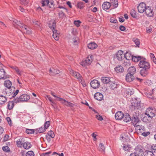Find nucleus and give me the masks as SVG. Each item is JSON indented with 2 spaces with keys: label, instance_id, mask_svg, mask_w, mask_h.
<instances>
[{
  "label": "nucleus",
  "instance_id": "f257e3e1",
  "mask_svg": "<svg viewBox=\"0 0 156 156\" xmlns=\"http://www.w3.org/2000/svg\"><path fill=\"white\" fill-rule=\"evenodd\" d=\"M13 22L15 27L20 28V30L23 33L29 34L32 33L31 29L29 27L21 23L20 21H18L16 19H14Z\"/></svg>",
  "mask_w": 156,
  "mask_h": 156
},
{
  "label": "nucleus",
  "instance_id": "f03ea898",
  "mask_svg": "<svg viewBox=\"0 0 156 156\" xmlns=\"http://www.w3.org/2000/svg\"><path fill=\"white\" fill-rule=\"evenodd\" d=\"M48 25L49 28L52 29V31L53 32V37L56 41L58 40V34L57 33V30L55 29L56 24L54 21L53 20L50 21L48 22Z\"/></svg>",
  "mask_w": 156,
  "mask_h": 156
},
{
  "label": "nucleus",
  "instance_id": "7ed1b4c3",
  "mask_svg": "<svg viewBox=\"0 0 156 156\" xmlns=\"http://www.w3.org/2000/svg\"><path fill=\"white\" fill-rule=\"evenodd\" d=\"M92 55H89L85 59H83L81 62L80 64L83 66L90 64L92 61Z\"/></svg>",
  "mask_w": 156,
  "mask_h": 156
},
{
  "label": "nucleus",
  "instance_id": "20e7f679",
  "mask_svg": "<svg viewBox=\"0 0 156 156\" xmlns=\"http://www.w3.org/2000/svg\"><path fill=\"white\" fill-rule=\"evenodd\" d=\"M134 152L138 156H143L144 155L143 147L140 145H138L135 147Z\"/></svg>",
  "mask_w": 156,
  "mask_h": 156
},
{
  "label": "nucleus",
  "instance_id": "39448f33",
  "mask_svg": "<svg viewBox=\"0 0 156 156\" xmlns=\"http://www.w3.org/2000/svg\"><path fill=\"white\" fill-rule=\"evenodd\" d=\"M145 114L149 118H153L155 115V111L151 107H149L147 109Z\"/></svg>",
  "mask_w": 156,
  "mask_h": 156
},
{
  "label": "nucleus",
  "instance_id": "423d86ee",
  "mask_svg": "<svg viewBox=\"0 0 156 156\" xmlns=\"http://www.w3.org/2000/svg\"><path fill=\"white\" fill-rule=\"evenodd\" d=\"M139 66L140 68H142L143 69H150V66L149 63L144 60L141 61L139 64Z\"/></svg>",
  "mask_w": 156,
  "mask_h": 156
},
{
  "label": "nucleus",
  "instance_id": "0eeeda50",
  "mask_svg": "<svg viewBox=\"0 0 156 156\" xmlns=\"http://www.w3.org/2000/svg\"><path fill=\"white\" fill-rule=\"evenodd\" d=\"M140 99L138 98H135L133 99L131 101V106L134 109L135 107L139 106L140 104Z\"/></svg>",
  "mask_w": 156,
  "mask_h": 156
},
{
  "label": "nucleus",
  "instance_id": "6e6552de",
  "mask_svg": "<svg viewBox=\"0 0 156 156\" xmlns=\"http://www.w3.org/2000/svg\"><path fill=\"white\" fill-rule=\"evenodd\" d=\"M115 56L119 61H122L124 58V54L122 51L119 50L117 52Z\"/></svg>",
  "mask_w": 156,
  "mask_h": 156
},
{
  "label": "nucleus",
  "instance_id": "1a4fd4ad",
  "mask_svg": "<svg viewBox=\"0 0 156 156\" xmlns=\"http://www.w3.org/2000/svg\"><path fill=\"white\" fill-rule=\"evenodd\" d=\"M147 7L146 4L144 2L140 3L137 6L138 12L140 13H143L144 12Z\"/></svg>",
  "mask_w": 156,
  "mask_h": 156
},
{
  "label": "nucleus",
  "instance_id": "9d476101",
  "mask_svg": "<svg viewBox=\"0 0 156 156\" xmlns=\"http://www.w3.org/2000/svg\"><path fill=\"white\" fill-rule=\"evenodd\" d=\"M90 84L91 87L94 89L98 88L100 86L99 82L96 80H94L91 81Z\"/></svg>",
  "mask_w": 156,
  "mask_h": 156
},
{
  "label": "nucleus",
  "instance_id": "9b49d317",
  "mask_svg": "<svg viewBox=\"0 0 156 156\" xmlns=\"http://www.w3.org/2000/svg\"><path fill=\"white\" fill-rule=\"evenodd\" d=\"M146 15L148 16L152 17L153 16L154 12L153 10L151 7L147 6L144 11Z\"/></svg>",
  "mask_w": 156,
  "mask_h": 156
},
{
  "label": "nucleus",
  "instance_id": "f8f14e48",
  "mask_svg": "<svg viewBox=\"0 0 156 156\" xmlns=\"http://www.w3.org/2000/svg\"><path fill=\"white\" fill-rule=\"evenodd\" d=\"M70 73L72 75L75 77L80 81H82V76L78 73L75 72L73 70L71 69L70 70Z\"/></svg>",
  "mask_w": 156,
  "mask_h": 156
},
{
  "label": "nucleus",
  "instance_id": "ddd939ff",
  "mask_svg": "<svg viewBox=\"0 0 156 156\" xmlns=\"http://www.w3.org/2000/svg\"><path fill=\"white\" fill-rule=\"evenodd\" d=\"M41 2L43 6L47 5L51 8L52 6H53V3L49 2V0H41Z\"/></svg>",
  "mask_w": 156,
  "mask_h": 156
},
{
  "label": "nucleus",
  "instance_id": "4468645a",
  "mask_svg": "<svg viewBox=\"0 0 156 156\" xmlns=\"http://www.w3.org/2000/svg\"><path fill=\"white\" fill-rule=\"evenodd\" d=\"M7 78L6 73L3 69H0V79L5 80Z\"/></svg>",
  "mask_w": 156,
  "mask_h": 156
},
{
  "label": "nucleus",
  "instance_id": "2eb2a0df",
  "mask_svg": "<svg viewBox=\"0 0 156 156\" xmlns=\"http://www.w3.org/2000/svg\"><path fill=\"white\" fill-rule=\"evenodd\" d=\"M124 114L120 111L117 112L115 115V118L116 120H120L123 117Z\"/></svg>",
  "mask_w": 156,
  "mask_h": 156
},
{
  "label": "nucleus",
  "instance_id": "dca6fc26",
  "mask_svg": "<svg viewBox=\"0 0 156 156\" xmlns=\"http://www.w3.org/2000/svg\"><path fill=\"white\" fill-rule=\"evenodd\" d=\"M136 70V68L134 66H132L128 68V74H129L130 75L132 74L133 75L135 73Z\"/></svg>",
  "mask_w": 156,
  "mask_h": 156
},
{
  "label": "nucleus",
  "instance_id": "f3484780",
  "mask_svg": "<svg viewBox=\"0 0 156 156\" xmlns=\"http://www.w3.org/2000/svg\"><path fill=\"white\" fill-rule=\"evenodd\" d=\"M94 98L96 100L98 101L102 100L103 98V95L99 92L96 93L94 95Z\"/></svg>",
  "mask_w": 156,
  "mask_h": 156
},
{
  "label": "nucleus",
  "instance_id": "a211bd4d",
  "mask_svg": "<svg viewBox=\"0 0 156 156\" xmlns=\"http://www.w3.org/2000/svg\"><path fill=\"white\" fill-rule=\"evenodd\" d=\"M20 98L21 102L27 101L30 98V96L27 94L22 95Z\"/></svg>",
  "mask_w": 156,
  "mask_h": 156
},
{
  "label": "nucleus",
  "instance_id": "6ab92c4d",
  "mask_svg": "<svg viewBox=\"0 0 156 156\" xmlns=\"http://www.w3.org/2000/svg\"><path fill=\"white\" fill-rule=\"evenodd\" d=\"M115 71L118 73H122L124 71V69L123 67L121 65L117 66L115 68Z\"/></svg>",
  "mask_w": 156,
  "mask_h": 156
},
{
  "label": "nucleus",
  "instance_id": "aec40b11",
  "mask_svg": "<svg viewBox=\"0 0 156 156\" xmlns=\"http://www.w3.org/2000/svg\"><path fill=\"white\" fill-rule=\"evenodd\" d=\"M110 3L108 2H105L102 4V7L104 10L108 9L111 6Z\"/></svg>",
  "mask_w": 156,
  "mask_h": 156
},
{
  "label": "nucleus",
  "instance_id": "412c9836",
  "mask_svg": "<svg viewBox=\"0 0 156 156\" xmlns=\"http://www.w3.org/2000/svg\"><path fill=\"white\" fill-rule=\"evenodd\" d=\"M134 77L132 74H127L126 76V80L128 82H131L134 79Z\"/></svg>",
  "mask_w": 156,
  "mask_h": 156
},
{
  "label": "nucleus",
  "instance_id": "4be33fe9",
  "mask_svg": "<svg viewBox=\"0 0 156 156\" xmlns=\"http://www.w3.org/2000/svg\"><path fill=\"white\" fill-rule=\"evenodd\" d=\"M140 121L139 118L137 116L133 117L131 119L132 122L134 126L137 125V123Z\"/></svg>",
  "mask_w": 156,
  "mask_h": 156
},
{
  "label": "nucleus",
  "instance_id": "5701e85b",
  "mask_svg": "<svg viewBox=\"0 0 156 156\" xmlns=\"http://www.w3.org/2000/svg\"><path fill=\"white\" fill-rule=\"evenodd\" d=\"M149 69H144L140 71V74L143 76H146L148 73V71Z\"/></svg>",
  "mask_w": 156,
  "mask_h": 156
},
{
  "label": "nucleus",
  "instance_id": "b1692460",
  "mask_svg": "<svg viewBox=\"0 0 156 156\" xmlns=\"http://www.w3.org/2000/svg\"><path fill=\"white\" fill-rule=\"evenodd\" d=\"M97 46V44L94 42L90 43L87 45L88 48L91 49H94L96 48Z\"/></svg>",
  "mask_w": 156,
  "mask_h": 156
},
{
  "label": "nucleus",
  "instance_id": "393cba45",
  "mask_svg": "<svg viewBox=\"0 0 156 156\" xmlns=\"http://www.w3.org/2000/svg\"><path fill=\"white\" fill-rule=\"evenodd\" d=\"M23 146L26 149H28L31 147V145L30 143L28 142H26L23 143Z\"/></svg>",
  "mask_w": 156,
  "mask_h": 156
},
{
  "label": "nucleus",
  "instance_id": "a878e982",
  "mask_svg": "<svg viewBox=\"0 0 156 156\" xmlns=\"http://www.w3.org/2000/svg\"><path fill=\"white\" fill-rule=\"evenodd\" d=\"M123 119V121L126 122H128L131 120L130 117L128 114H126L124 115Z\"/></svg>",
  "mask_w": 156,
  "mask_h": 156
},
{
  "label": "nucleus",
  "instance_id": "bb28decb",
  "mask_svg": "<svg viewBox=\"0 0 156 156\" xmlns=\"http://www.w3.org/2000/svg\"><path fill=\"white\" fill-rule=\"evenodd\" d=\"M12 85L11 82L9 80H6L4 82V85L5 87L8 88L9 89L11 87Z\"/></svg>",
  "mask_w": 156,
  "mask_h": 156
},
{
  "label": "nucleus",
  "instance_id": "cd10ccee",
  "mask_svg": "<svg viewBox=\"0 0 156 156\" xmlns=\"http://www.w3.org/2000/svg\"><path fill=\"white\" fill-rule=\"evenodd\" d=\"M11 68L14 70L18 75L21 76L22 75L21 72L18 67L15 66H12Z\"/></svg>",
  "mask_w": 156,
  "mask_h": 156
},
{
  "label": "nucleus",
  "instance_id": "c85d7f7f",
  "mask_svg": "<svg viewBox=\"0 0 156 156\" xmlns=\"http://www.w3.org/2000/svg\"><path fill=\"white\" fill-rule=\"evenodd\" d=\"M101 80L103 83H108L110 81L109 78L107 77H102L101 78Z\"/></svg>",
  "mask_w": 156,
  "mask_h": 156
},
{
  "label": "nucleus",
  "instance_id": "c756f323",
  "mask_svg": "<svg viewBox=\"0 0 156 156\" xmlns=\"http://www.w3.org/2000/svg\"><path fill=\"white\" fill-rule=\"evenodd\" d=\"M7 101L6 97L3 95L0 96V104H4Z\"/></svg>",
  "mask_w": 156,
  "mask_h": 156
},
{
  "label": "nucleus",
  "instance_id": "7c9ffc66",
  "mask_svg": "<svg viewBox=\"0 0 156 156\" xmlns=\"http://www.w3.org/2000/svg\"><path fill=\"white\" fill-rule=\"evenodd\" d=\"M133 57L131 55V54L128 52H126L125 54H124V58H125L126 60H130L132 59Z\"/></svg>",
  "mask_w": 156,
  "mask_h": 156
},
{
  "label": "nucleus",
  "instance_id": "2f4dec72",
  "mask_svg": "<svg viewBox=\"0 0 156 156\" xmlns=\"http://www.w3.org/2000/svg\"><path fill=\"white\" fill-rule=\"evenodd\" d=\"M111 4L113 5L114 8H116L118 6L117 0H110Z\"/></svg>",
  "mask_w": 156,
  "mask_h": 156
},
{
  "label": "nucleus",
  "instance_id": "473e14b6",
  "mask_svg": "<svg viewBox=\"0 0 156 156\" xmlns=\"http://www.w3.org/2000/svg\"><path fill=\"white\" fill-rule=\"evenodd\" d=\"M14 106V103L12 101H9L8 103V108L9 109H12Z\"/></svg>",
  "mask_w": 156,
  "mask_h": 156
},
{
  "label": "nucleus",
  "instance_id": "72a5a7b5",
  "mask_svg": "<svg viewBox=\"0 0 156 156\" xmlns=\"http://www.w3.org/2000/svg\"><path fill=\"white\" fill-rule=\"evenodd\" d=\"M135 126L136 127L137 130H139L140 132L142 133L144 131V126L140 125H137Z\"/></svg>",
  "mask_w": 156,
  "mask_h": 156
},
{
  "label": "nucleus",
  "instance_id": "f704fd0d",
  "mask_svg": "<svg viewBox=\"0 0 156 156\" xmlns=\"http://www.w3.org/2000/svg\"><path fill=\"white\" fill-rule=\"evenodd\" d=\"M141 59L140 56L133 57L132 59L134 62H136L140 61Z\"/></svg>",
  "mask_w": 156,
  "mask_h": 156
},
{
  "label": "nucleus",
  "instance_id": "c9c22d12",
  "mask_svg": "<svg viewBox=\"0 0 156 156\" xmlns=\"http://www.w3.org/2000/svg\"><path fill=\"white\" fill-rule=\"evenodd\" d=\"M59 18L62 19L65 18V15L63 11L60 10L59 9Z\"/></svg>",
  "mask_w": 156,
  "mask_h": 156
},
{
  "label": "nucleus",
  "instance_id": "e433bc0d",
  "mask_svg": "<svg viewBox=\"0 0 156 156\" xmlns=\"http://www.w3.org/2000/svg\"><path fill=\"white\" fill-rule=\"evenodd\" d=\"M50 74L51 75L54 76L55 74H57L58 73L56 70L54 69H51L49 70Z\"/></svg>",
  "mask_w": 156,
  "mask_h": 156
},
{
  "label": "nucleus",
  "instance_id": "4c0bfd02",
  "mask_svg": "<svg viewBox=\"0 0 156 156\" xmlns=\"http://www.w3.org/2000/svg\"><path fill=\"white\" fill-rule=\"evenodd\" d=\"M33 23V24L36 25V27H41V23L38 22L36 20H32Z\"/></svg>",
  "mask_w": 156,
  "mask_h": 156
},
{
  "label": "nucleus",
  "instance_id": "58836bf2",
  "mask_svg": "<svg viewBox=\"0 0 156 156\" xmlns=\"http://www.w3.org/2000/svg\"><path fill=\"white\" fill-rule=\"evenodd\" d=\"M23 143H22V139L21 140L19 139L16 141V145L19 147H21L22 145L23 144Z\"/></svg>",
  "mask_w": 156,
  "mask_h": 156
},
{
  "label": "nucleus",
  "instance_id": "ea45409f",
  "mask_svg": "<svg viewBox=\"0 0 156 156\" xmlns=\"http://www.w3.org/2000/svg\"><path fill=\"white\" fill-rule=\"evenodd\" d=\"M153 152L149 151H146L144 156H154Z\"/></svg>",
  "mask_w": 156,
  "mask_h": 156
},
{
  "label": "nucleus",
  "instance_id": "a19ab883",
  "mask_svg": "<svg viewBox=\"0 0 156 156\" xmlns=\"http://www.w3.org/2000/svg\"><path fill=\"white\" fill-rule=\"evenodd\" d=\"M77 6L78 8L82 9L84 7L83 3V2H79L77 3Z\"/></svg>",
  "mask_w": 156,
  "mask_h": 156
},
{
  "label": "nucleus",
  "instance_id": "79ce46f5",
  "mask_svg": "<svg viewBox=\"0 0 156 156\" xmlns=\"http://www.w3.org/2000/svg\"><path fill=\"white\" fill-rule=\"evenodd\" d=\"M123 149L125 151H129L130 150V146L127 144H125L123 147Z\"/></svg>",
  "mask_w": 156,
  "mask_h": 156
},
{
  "label": "nucleus",
  "instance_id": "37998d69",
  "mask_svg": "<svg viewBox=\"0 0 156 156\" xmlns=\"http://www.w3.org/2000/svg\"><path fill=\"white\" fill-rule=\"evenodd\" d=\"M133 40L137 46L139 47V45L140 44V42L139 39L137 38H133Z\"/></svg>",
  "mask_w": 156,
  "mask_h": 156
},
{
  "label": "nucleus",
  "instance_id": "c03bdc74",
  "mask_svg": "<svg viewBox=\"0 0 156 156\" xmlns=\"http://www.w3.org/2000/svg\"><path fill=\"white\" fill-rule=\"evenodd\" d=\"M110 86L112 90H113L117 87V84L115 83L111 82L110 83Z\"/></svg>",
  "mask_w": 156,
  "mask_h": 156
},
{
  "label": "nucleus",
  "instance_id": "a18cd8bd",
  "mask_svg": "<svg viewBox=\"0 0 156 156\" xmlns=\"http://www.w3.org/2000/svg\"><path fill=\"white\" fill-rule=\"evenodd\" d=\"M34 131L33 129H27L26 130V132L28 134H31L34 133Z\"/></svg>",
  "mask_w": 156,
  "mask_h": 156
},
{
  "label": "nucleus",
  "instance_id": "49530a36",
  "mask_svg": "<svg viewBox=\"0 0 156 156\" xmlns=\"http://www.w3.org/2000/svg\"><path fill=\"white\" fill-rule=\"evenodd\" d=\"M99 150L101 151H104L105 150V147L104 145L101 143L99 144Z\"/></svg>",
  "mask_w": 156,
  "mask_h": 156
},
{
  "label": "nucleus",
  "instance_id": "de8ad7c7",
  "mask_svg": "<svg viewBox=\"0 0 156 156\" xmlns=\"http://www.w3.org/2000/svg\"><path fill=\"white\" fill-rule=\"evenodd\" d=\"M47 135L50 136L51 138H53L55 136V134L53 131H48V133Z\"/></svg>",
  "mask_w": 156,
  "mask_h": 156
},
{
  "label": "nucleus",
  "instance_id": "09e8293b",
  "mask_svg": "<svg viewBox=\"0 0 156 156\" xmlns=\"http://www.w3.org/2000/svg\"><path fill=\"white\" fill-rule=\"evenodd\" d=\"M125 93L127 95H131L133 94V92L130 89H126V90Z\"/></svg>",
  "mask_w": 156,
  "mask_h": 156
},
{
  "label": "nucleus",
  "instance_id": "8fccbe9b",
  "mask_svg": "<svg viewBox=\"0 0 156 156\" xmlns=\"http://www.w3.org/2000/svg\"><path fill=\"white\" fill-rule=\"evenodd\" d=\"M3 151L6 152H9L10 151L9 147L7 146H3L2 147Z\"/></svg>",
  "mask_w": 156,
  "mask_h": 156
},
{
  "label": "nucleus",
  "instance_id": "3c124183",
  "mask_svg": "<svg viewBox=\"0 0 156 156\" xmlns=\"http://www.w3.org/2000/svg\"><path fill=\"white\" fill-rule=\"evenodd\" d=\"M26 156H34V153L32 151L27 152L26 155Z\"/></svg>",
  "mask_w": 156,
  "mask_h": 156
},
{
  "label": "nucleus",
  "instance_id": "603ef678",
  "mask_svg": "<svg viewBox=\"0 0 156 156\" xmlns=\"http://www.w3.org/2000/svg\"><path fill=\"white\" fill-rule=\"evenodd\" d=\"M65 105H66L67 106H69L70 107H73L74 106V105L70 102H69L67 101H65Z\"/></svg>",
  "mask_w": 156,
  "mask_h": 156
},
{
  "label": "nucleus",
  "instance_id": "864d4df0",
  "mask_svg": "<svg viewBox=\"0 0 156 156\" xmlns=\"http://www.w3.org/2000/svg\"><path fill=\"white\" fill-rule=\"evenodd\" d=\"M50 121H46L44 124V126L46 129H47L50 126Z\"/></svg>",
  "mask_w": 156,
  "mask_h": 156
},
{
  "label": "nucleus",
  "instance_id": "5fc2aeb1",
  "mask_svg": "<svg viewBox=\"0 0 156 156\" xmlns=\"http://www.w3.org/2000/svg\"><path fill=\"white\" fill-rule=\"evenodd\" d=\"M130 14L133 17V18H136V12L134 10H131L130 12Z\"/></svg>",
  "mask_w": 156,
  "mask_h": 156
},
{
  "label": "nucleus",
  "instance_id": "6e6d98bb",
  "mask_svg": "<svg viewBox=\"0 0 156 156\" xmlns=\"http://www.w3.org/2000/svg\"><path fill=\"white\" fill-rule=\"evenodd\" d=\"M151 150L152 152H156V145H152L151 147Z\"/></svg>",
  "mask_w": 156,
  "mask_h": 156
},
{
  "label": "nucleus",
  "instance_id": "4d7b16f0",
  "mask_svg": "<svg viewBox=\"0 0 156 156\" xmlns=\"http://www.w3.org/2000/svg\"><path fill=\"white\" fill-rule=\"evenodd\" d=\"M45 130L46 129L44 127V128L43 127H41L39 129L38 132L40 133H42L45 131Z\"/></svg>",
  "mask_w": 156,
  "mask_h": 156
},
{
  "label": "nucleus",
  "instance_id": "13d9d810",
  "mask_svg": "<svg viewBox=\"0 0 156 156\" xmlns=\"http://www.w3.org/2000/svg\"><path fill=\"white\" fill-rule=\"evenodd\" d=\"M78 37H74L72 39V41L74 44H78Z\"/></svg>",
  "mask_w": 156,
  "mask_h": 156
},
{
  "label": "nucleus",
  "instance_id": "bf43d9fd",
  "mask_svg": "<svg viewBox=\"0 0 156 156\" xmlns=\"http://www.w3.org/2000/svg\"><path fill=\"white\" fill-rule=\"evenodd\" d=\"M81 23V22L79 20H75L74 22V24L77 27L80 26V24Z\"/></svg>",
  "mask_w": 156,
  "mask_h": 156
},
{
  "label": "nucleus",
  "instance_id": "052dcab7",
  "mask_svg": "<svg viewBox=\"0 0 156 156\" xmlns=\"http://www.w3.org/2000/svg\"><path fill=\"white\" fill-rule=\"evenodd\" d=\"M110 21L111 23H116L118 22L117 20L115 19L113 17H111L110 18Z\"/></svg>",
  "mask_w": 156,
  "mask_h": 156
},
{
  "label": "nucleus",
  "instance_id": "680f3d73",
  "mask_svg": "<svg viewBox=\"0 0 156 156\" xmlns=\"http://www.w3.org/2000/svg\"><path fill=\"white\" fill-rule=\"evenodd\" d=\"M12 102H13L14 103H19L20 102H21V100H20V98L19 97V98H16L14 99L13 101H12Z\"/></svg>",
  "mask_w": 156,
  "mask_h": 156
},
{
  "label": "nucleus",
  "instance_id": "e2e57ef3",
  "mask_svg": "<svg viewBox=\"0 0 156 156\" xmlns=\"http://www.w3.org/2000/svg\"><path fill=\"white\" fill-rule=\"evenodd\" d=\"M9 136L8 135L6 134L5 135L3 138V141H6L9 140Z\"/></svg>",
  "mask_w": 156,
  "mask_h": 156
},
{
  "label": "nucleus",
  "instance_id": "0e129e2a",
  "mask_svg": "<svg viewBox=\"0 0 156 156\" xmlns=\"http://www.w3.org/2000/svg\"><path fill=\"white\" fill-rule=\"evenodd\" d=\"M96 118L99 120L102 121L103 120V117L100 115H96Z\"/></svg>",
  "mask_w": 156,
  "mask_h": 156
},
{
  "label": "nucleus",
  "instance_id": "69168bd1",
  "mask_svg": "<svg viewBox=\"0 0 156 156\" xmlns=\"http://www.w3.org/2000/svg\"><path fill=\"white\" fill-rule=\"evenodd\" d=\"M150 133L149 132H144L143 131L142 132V135L144 136H147V135H149L150 134Z\"/></svg>",
  "mask_w": 156,
  "mask_h": 156
},
{
  "label": "nucleus",
  "instance_id": "338daca9",
  "mask_svg": "<svg viewBox=\"0 0 156 156\" xmlns=\"http://www.w3.org/2000/svg\"><path fill=\"white\" fill-rule=\"evenodd\" d=\"M6 120L8 121L9 124L11 126L12 124V122L11 119L9 117H7L6 118Z\"/></svg>",
  "mask_w": 156,
  "mask_h": 156
},
{
  "label": "nucleus",
  "instance_id": "774afa93",
  "mask_svg": "<svg viewBox=\"0 0 156 156\" xmlns=\"http://www.w3.org/2000/svg\"><path fill=\"white\" fill-rule=\"evenodd\" d=\"M59 101H60L61 103L65 105V101H67L66 100L59 97Z\"/></svg>",
  "mask_w": 156,
  "mask_h": 156
}]
</instances>
